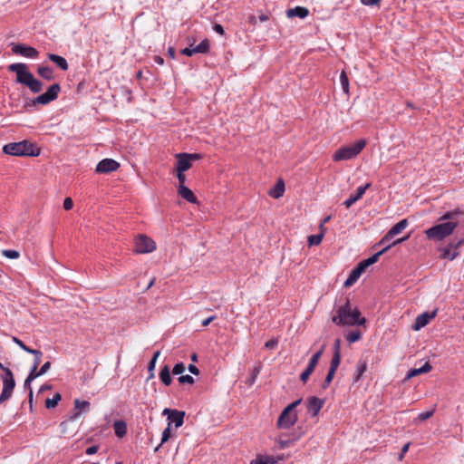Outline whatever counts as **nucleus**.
<instances>
[{"label": "nucleus", "mask_w": 464, "mask_h": 464, "mask_svg": "<svg viewBox=\"0 0 464 464\" xmlns=\"http://www.w3.org/2000/svg\"><path fill=\"white\" fill-rule=\"evenodd\" d=\"M3 152L11 156L37 157L40 155L41 150L35 143L24 140L5 144L3 147Z\"/></svg>", "instance_id": "obj_4"}, {"label": "nucleus", "mask_w": 464, "mask_h": 464, "mask_svg": "<svg viewBox=\"0 0 464 464\" xmlns=\"http://www.w3.org/2000/svg\"><path fill=\"white\" fill-rule=\"evenodd\" d=\"M296 439H290L286 435L282 434L279 439L277 440V443L279 446V449L284 450L285 448H288L294 441H295Z\"/></svg>", "instance_id": "obj_32"}, {"label": "nucleus", "mask_w": 464, "mask_h": 464, "mask_svg": "<svg viewBox=\"0 0 464 464\" xmlns=\"http://www.w3.org/2000/svg\"><path fill=\"white\" fill-rule=\"evenodd\" d=\"M410 445H411V443H410V442H408V443H406V444L402 447L401 451V453H400V455H399V458H398V459H399V460H401V459H403L404 455H405V454H406V452L409 450Z\"/></svg>", "instance_id": "obj_60"}, {"label": "nucleus", "mask_w": 464, "mask_h": 464, "mask_svg": "<svg viewBox=\"0 0 464 464\" xmlns=\"http://www.w3.org/2000/svg\"><path fill=\"white\" fill-rule=\"evenodd\" d=\"M323 235H312L308 237V243L310 246L319 245L322 242Z\"/></svg>", "instance_id": "obj_45"}, {"label": "nucleus", "mask_w": 464, "mask_h": 464, "mask_svg": "<svg viewBox=\"0 0 464 464\" xmlns=\"http://www.w3.org/2000/svg\"><path fill=\"white\" fill-rule=\"evenodd\" d=\"M99 450V446L98 445H93V446H91L89 448L86 449L85 450V453L87 455H93L95 454Z\"/></svg>", "instance_id": "obj_59"}, {"label": "nucleus", "mask_w": 464, "mask_h": 464, "mask_svg": "<svg viewBox=\"0 0 464 464\" xmlns=\"http://www.w3.org/2000/svg\"><path fill=\"white\" fill-rule=\"evenodd\" d=\"M160 379L166 385L169 386L172 382L170 376V370L168 365H165L160 372Z\"/></svg>", "instance_id": "obj_29"}, {"label": "nucleus", "mask_w": 464, "mask_h": 464, "mask_svg": "<svg viewBox=\"0 0 464 464\" xmlns=\"http://www.w3.org/2000/svg\"><path fill=\"white\" fill-rule=\"evenodd\" d=\"M178 381L179 383H182V384L183 383L193 384L195 382L194 378L188 374L179 376L178 378Z\"/></svg>", "instance_id": "obj_47"}, {"label": "nucleus", "mask_w": 464, "mask_h": 464, "mask_svg": "<svg viewBox=\"0 0 464 464\" xmlns=\"http://www.w3.org/2000/svg\"><path fill=\"white\" fill-rule=\"evenodd\" d=\"M3 380V390L0 394V403H3L9 400L12 396L13 391L15 386V381L12 371L6 372V375L2 377Z\"/></svg>", "instance_id": "obj_9"}, {"label": "nucleus", "mask_w": 464, "mask_h": 464, "mask_svg": "<svg viewBox=\"0 0 464 464\" xmlns=\"http://www.w3.org/2000/svg\"><path fill=\"white\" fill-rule=\"evenodd\" d=\"M160 354V351L155 352L151 360L150 361V362L148 364V371L150 372L151 376H153V371L155 369L156 362H157V359L159 358Z\"/></svg>", "instance_id": "obj_39"}, {"label": "nucleus", "mask_w": 464, "mask_h": 464, "mask_svg": "<svg viewBox=\"0 0 464 464\" xmlns=\"http://www.w3.org/2000/svg\"><path fill=\"white\" fill-rule=\"evenodd\" d=\"M217 318L216 315H211L205 320L202 321V326L206 327L208 326L211 322H213Z\"/></svg>", "instance_id": "obj_64"}, {"label": "nucleus", "mask_w": 464, "mask_h": 464, "mask_svg": "<svg viewBox=\"0 0 464 464\" xmlns=\"http://www.w3.org/2000/svg\"><path fill=\"white\" fill-rule=\"evenodd\" d=\"M37 368H38V366H36V365L32 366L30 372L27 376V377H29V380H34L37 377L42 376V374H40V371H37Z\"/></svg>", "instance_id": "obj_49"}, {"label": "nucleus", "mask_w": 464, "mask_h": 464, "mask_svg": "<svg viewBox=\"0 0 464 464\" xmlns=\"http://www.w3.org/2000/svg\"><path fill=\"white\" fill-rule=\"evenodd\" d=\"M28 353H31L34 356L33 365L39 366L41 363L43 353L40 350L31 349Z\"/></svg>", "instance_id": "obj_41"}, {"label": "nucleus", "mask_w": 464, "mask_h": 464, "mask_svg": "<svg viewBox=\"0 0 464 464\" xmlns=\"http://www.w3.org/2000/svg\"><path fill=\"white\" fill-rule=\"evenodd\" d=\"M340 362H341V354H334L333 353V357L330 362L329 369L337 371V369L340 365Z\"/></svg>", "instance_id": "obj_40"}, {"label": "nucleus", "mask_w": 464, "mask_h": 464, "mask_svg": "<svg viewBox=\"0 0 464 464\" xmlns=\"http://www.w3.org/2000/svg\"><path fill=\"white\" fill-rule=\"evenodd\" d=\"M120 168V163L112 159H103L96 166V172L98 173H110L117 170Z\"/></svg>", "instance_id": "obj_13"}, {"label": "nucleus", "mask_w": 464, "mask_h": 464, "mask_svg": "<svg viewBox=\"0 0 464 464\" xmlns=\"http://www.w3.org/2000/svg\"><path fill=\"white\" fill-rule=\"evenodd\" d=\"M366 146V140L361 139L353 144L337 150L333 155L334 161L348 160L355 158Z\"/></svg>", "instance_id": "obj_5"}, {"label": "nucleus", "mask_w": 464, "mask_h": 464, "mask_svg": "<svg viewBox=\"0 0 464 464\" xmlns=\"http://www.w3.org/2000/svg\"><path fill=\"white\" fill-rule=\"evenodd\" d=\"M367 267V265H365V262L362 260L354 268L358 271L359 275H362Z\"/></svg>", "instance_id": "obj_55"}, {"label": "nucleus", "mask_w": 464, "mask_h": 464, "mask_svg": "<svg viewBox=\"0 0 464 464\" xmlns=\"http://www.w3.org/2000/svg\"><path fill=\"white\" fill-rule=\"evenodd\" d=\"M2 255L10 259H16L20 256V253L16 250L4 249Z\"/></svg>", "instance_id": "obj_42"}, {"label": "nucleus", "mask_w": 464, "mask_h": 464, "mask_svg": "<svg viewBox=\"0 0 464 464\" xmlns=\"http://www.w3.org/2000/svg\"><path fill=\"white\" fill-rule=\"evenodd\" d=\"M382 0H361L363 5H377Z\"/></svg>", "instance_id": "obj_61"}, {"label": "nucleus", "mask_w": 464, "mask_h": 464, "mask_svg": "<svg viewBox=\"0 0 464 464\" xmlns=\"http://www.w3.org/2000/svg\"><path fill=\"white\" fill-rule=\"evenodd\" d=\"M261 370V363H258L256 366L254 367L250 378L246 381L247 385L252 386L256 382V380L258 374L260 373Z\"/></svg>", "instance_id": "obj_34"}, {"label": "nucleus", "mask_w": 464, "mask_h": 464, "mask_svg": "<svg viewBox=\"0 0 464 464\" xmlns=\"http://www.w3.org/2000/svg\"><path fill=\"white\" fill-rule=\"evenodd\" d=\"M286 13L288 17L305 18L308 15L309 11L306 7L295 6V8L288 9Z\"/></svg>", "instance_id": "obj_23"}, {"label": "nucleus", "mask_w": 464, "mask_h": 464, "mask_svg": "<svg viewBox=\"0 0 464 464\" xmlns=\"http://www.w3.org/2000/svg\"><path fill=\"white\" fill-rule=\"evenodd\" d=\"M340 82L342 85V89L343 92L348 93L349 92V79L344 71H343L340 74Z\"/></svg>", "instance_id": "obj_37"}, {"label": "nucleus", "mask_w": 464, "mask_h": 464, "mask_svg": "<svg viewBox=\"0 0 464 464\" xmlns=\"http://www.w3.org/2000/svg\"><path fill=\"white\" fill-rule=\"evenodd\" d=\"M464 244V239L454 240L449 244V246L453 250L458 251V248Z\"/></svg>", "instance_id": "obj_51"}, {"label": "nucleus", "mask_w": 464, "mask_h": 464, "mask_svg": "<svg viewBox=\"0 0 464 464\" xmlns=\"http://www.w3.org/2000/svg\"><path fill=\"white\" fill-rule=\"evenodd\" d=\"M61 92V86L59 83L52 84L45 92L37 96L34 100L31 101L33 105L35 104H48L49 102L57 99L59 93Z\"/></svg>", "instance_id": "obj_7"}, {"label": "nucleus", "mask_w": 464, "mask_h": 464, "mask_svg": "<svg viewBox=\"0 0 464 464\" xmlns=\"http://www.w3.org/2000/svg\"><path fill=\"white\" fill-rule=\"evenodd\" d=\"M277 343H278L277 339H270L265 343V347L266 349H274L276 347Z\"/></svg>", "instance_id": "obj_53"}, {"label": "nucleus", "mask_w": 464, "mask_h": 464, "mask_svg": "<svg viewBox=\"0 0 464 464\" xmlns=\"http://www.w3.org/2000/svg\"><path fill=\"white\" fill-rule=\"evenodd\" d=\"M345 338L350 343H353L359 341L362 338V333L359 330H353L349 332L346 334Z\"/></svg>", "instance_id": "obj_35"}, {"label": "nucleus", "mask_w": 464, "mask_h": 464, "mask_svg": "<svg viewBox=\"0 0 464 464\" xmlns=\"http://www.w3.org/2000/svg\"><path fill=\"white\" fill-rule=\"evenodd\" d=\"M33 381L34 380H29V377H27L24 381V388L29 389V403H30L31 408H32V404H33V396H34L33 390L31 388V382Z\"/></svg>", "instance_id": "obj_48"}, {"label": "nucleus", "mask_w": 464, "mask_h": 464, "mask_svg": "<svg viewBox=\"0 0 464 464\" xmlns=\"http://www.w3.org/2000/svg\"><path fill=\"white\" fill-rule=\"evenodd\" d=\"M38 74L45 80L51 81L54 78L53 71L49 66H39L37 68Z\"/></svg>", "instance_id": "obj_30"}, {"label": "nucleus", "mask_w": 464, "mask_h": 464, "mask_svg": "<svg viewBox=\"0 0 464 464\" xmlns=\"http://www.w3.org/2000/svg\"><path fill=\"white\" fill-rule=\"evenodd\" d=\"M436 313L437 311L435 310L430 314L426 312L418 315L415 320L413 329L420 330V328L426 326L429 324V322L436 316Z\"/></svg>", "instance_id": "obj_18"}, {"label": "nucleus", "mask_w": 464, "mask_h": 464, "mask_svg": "<svg viewBox=\"0 0 464 464\" xmlns=\"http://www.w3.org/2000/svg\"><path fill=\"white\" fill-rule=\"evenodd\" d=\"M90 407V402L88 401H80L79 399H75L74 401V408L76 411L73 413L72 419H77L82 411H88Z\"/></svg>", "instance_id": "obj_24"}, {"label": "nucleus", "mask_w": 464, "mask_h": 464, "mask_svg": "<svg viewBox=\"0 0 464 464\" xmlns=\"http://www.w3.org/2000/svg\"><path fill=\"white\" fill-rule=\"evenodd\" d=\"M61 400H62L61 394L56 392L52 399L49 398L45 401V407L47 409L54 408Z\"/></svg>", "instance_id": "obj_36"}, {"label": "nucleus", "mask_w": 464, "mask_h": 464, "mask_svg": "<svg viewBox=\"0 0 464 464\" xmlns=\"http://www.w3.org/2000/svg\"><path fill=\"white\" fill-rule=\"evenodd\" d=\"M188 370L192 374H195V375H198L199 374V370H198V368L195 364H189L188 367Z\"/></svg>", "instance_id": "obj_63"}, {"label": "nucleus", "mask_w": 464, "mask_h": 464, "mask_svg": "<svg viewBox=\"0 0 464 464\" xmlns=\"http://www.w3.org/2000/svg\"><path fill=\"white\" fill-rule=\"evenodd\" d=\"M73 207V202H72V199L71 198H66L64 200H63V208L65 210H71Z\"/></svg>", "instance_id": "obj_54"}, {"label": "nucleus", "mask_w": 464, "mask_h": 464, "mask_svg": "<svg viewBox=\"0 0 464 464\" xmlns=\"http://www.w3.org/2000/svg\"><path fill=\"white\" fill-rule=\"evenodd\" d=\"M434 412H435V408H432L431 410L427 411H423L418 415V420L420 421L426 420L429 418H430L431 416H433Z\"/></svg>", "instance_id": "obj_44"}, {"label": "nucleus", "mask_w": 464, "mask_h": 464, "mask_svg": "<svg viewBox=\"0 0 464 464\" xmlns=\"http://www.w3.org/2000/svg\"><path fill=\"white\" fill-rule=\"evenodd\" d=\"M324 401L318 397L312 396L307 399V411L311 413L313 417L318 415L319 411L323 408Z\"/></svg>", "instance_id": "obj_15"}, {"label": "nucleus", "mask_w": 464, "mask_h": 464, "mask_svg": "<svg viewBox=\"0 0 464 464\" xmlns=\"http://www.w3.org/2000/svg\"><path fill=\"white\" fill-rule=\"evenodd\" d=\"M48 58L50 61L54 63L63 71L68 70L69 65H68V63L65 58H63L60 55L54 54V53H49Z\"/></svg>", "instance_id": "obj_25"}, {"label": "nucleus", "mask_w": 464, "mask_h": 464, "mask_svg": "<svg viewBox=\"0 0 464 464\" xmlns=\"http://www.w3.org/2000/svg\"><path fill=\"white\" fill-rule=\"evenodd\" d=\"M50 368H51V362H44V363L41 366V368H40V370H39V371H40V374H42V375L45 374V373L48 372V370H49Z\"/></svg>", "instance_id": "obj_58"}, {"label": "nucleus", "mask_w": 464, "mask_h": 464, "mask_svg": "<svg viewBox=\"0 0 464 464\" xmlns=\"http://www.w3.org/2000/svg\"><path fill=\"white\" fill-rule=\"evenodd\" d=\"M371 183H367L364 186H360L357 188L355 194H351L347 199L343 202V205L348 208L352 205H353L356 201H358L363 194L365 193L366 189L370 188Z\"/></svg>", "instance_id": "obj_16"}, {"label": "nucleus", "mask_w": 464, "mask_h": 464, "mask_svg": "<svg viewBox=\"0 0 464 464\" xmlns=\"http://www.w3.org/2000/svg\"><path fill=\"white\" fill-rule=\"evenodd\" d=\"M332 321L339 326L362 325L366 323V319L362 315L360 310L351 304L348 297L345 298L343 304L335 308Z\"/></svg>", "instance_id": "obj_1"}, {"label": "nucleus", "mask_w": 464, "mask_h": 464, "mask_svg": "<svg viewBox=\"0 0 464 464\" xmlns=\"http://www.w3.org/2000/svg\"><path fill=\"white\" fill-rule=\"evenodd\" d=\"M431 369H432V366L430 365V363L429 362H427L420 368H414V369L410 370L405 377V380H409V379H411L414 376H417L419 374H421V373H427V372H430Z\"/></svg>", "instance_id": "obj_22"}, {"label": "nucleus", "mask_w": 464, "mask_h": 464, "mask_svg": "<svg viewBox=\"0 0 464 464\" xmlns=\"http://www.w3.org/2000/svg\"><path fill=\"white\" fill-rule=\"evenodd\" d=\"M7 69L9 72H15L17 83L25 85L33 93H38L43 90L42 82L34 78L26 63H12L8 65Z\"/></svg>", "instance_id": "obj_3"}, {"label": "nucleus", "mask_w": 464, "mask_h": 464, "mask_svg": "<svg viewBox=\"0 0 464 464\" xmlns=\"http://www.w3.org/2000/svg\"><path fill=\"white\" fill-rule=\"evenodd\" d=\"M182 156L187 157L190 162L192 160H198L201 159V155L198 153H182Z\"/></svg>", "instance_id": "obj_52"}, {"label": "nucleus", "mask_w": 464, "mask_h": 464, "mask_svg": "<svg viewBox=\"0 0 464 464\" xmlns=\"http://www.w3.org/2000/svg\"><path fill=\"white\" fill-rule=\"evenodd\" d=\"M366 369H367V362L364 361L363 362L359 361L356 365V371L354 373L353 381L358 382L361 379L363 372L366 371Z\"/></svg>", "instance_id": "obj_31"}, {"label": "nucleus", "mask_w": 464, "mask_h": 464, "mask_svg": "<svg viewBox=\"0 0 464 464\" xmlns=\"http://www.w3.org/2000/svg\"><path fill=\"white\" fill-rule=\"evenodd\" d=\"M171 435L170 423H168V427L162 431L161 442L159 447L168 441Z\"/></svg>", "instance_id": "obj_43"}, {"label": "nucleus", "mask_w": 464, "mask_h": 464, "mask_svg": "<svg viewBox=\"0 0 464 464\" xmlns=\"http://www.w3.org/2000/svg\"><path fill=\"white\" fill-rule=\"evenodd\" d=\"M191 165L192 164L189 160L187 157L182 156V153L177 155V172H185L191 168Z\"/></svg>", "instance_id": "obj_20"}, {"label": "nucleus", "mask_w": 464, "mask_h": 464, "mask_svg": "<svg viewBox=\"0 0 464 464\" xmlns=\"http://www.w3.org/2000/svg\"><path fill=\"white\" fill-rule=\"evenodd\" d=\"M12 52L15 54H19L26 58L34 59L39 56V52L34 47L23 44H13Z\"/></svg>", "instance_id": "obj_10"}, {"label": "nucleus", "mask_w": 464, "mask_h": 464, "mask_svg": "<svg viewBox=\"0 0 464 464\" xmlns=\"http://www.w3.org/2000/svg\"><path fill=\"white\" fill-rule=\"evenodd\" d=\"M162 415L168 416L169 423H174L176 428L181 427L184 423L185 411H183L166 408Z\"/></svg>", "instance_id": "obj_11"}, {"label": "nucleus", "mask_w": 464, "mask_h": 464, "mask_svg": "<svg viewBox=\"0 0 464 464\" xmlns=\"http://www.w3.org/2000/svg\"><path fill=\"white\" fill-rule=\"evenodd\" d=\"M276 459L273 456L258 454L250 464H276Z\"/></svg>", "instance_id": "obj_27"}, {"label": "nucleus", "mask_w": 464, "mask_h": 464, "mask_svg": "<svg viewBox=\"0 0 464 464\" xmlns=\"http://www.w3.org/2000/svg\"><path fill=\"white\" fill-rule=\"evenodd\" d=\"M460 213L459 209L446 212L440 218V220L442 221L441 223L425 230L424 233L427 238L434 241H441L451 235L459 224L457 216Z\"/></svg>", "instance_id": "obj_2"}, {"label": "nucleus", "mask_w": 464, "mask_h": 464, "mask_svg": "<svg viewBox=\"0 0 464 464\" xmlns=\"http://www.w3.org/2000/svg\"><path fill=\"white\" fill-rule=\"evenodd\" d=\"M335 372H336V371H334V370H331V369L328 370L326 377H325L324 381L322 383V389L325 390V389H327L329 387V385L333 382V379H334V377L335 375Z\"/></svg>", "instance_id": "obj_38"}, {"label": "nucleus", "mask_w": 464, "mask_h": 464, "mask_svg": "<svg viewBox=\"0 0 464 464\" xmlns=\"http://www.w3.org/2000/svg\"><path fill=\"white\" fill-rule=\"evenodd\" d=\"M285 192V182L282 179H279L276 185L269 190V196L273 198H279L284 195Z\"/></svg>", "instance_id": "obj_21"}, {"label": "nucleus", "mask_w": 464, "mask_h": 464, "mask_svg": "<svg viewBox=\"0 0 464 464\" xmlns=\"http://www.w3.org/2000/svg\"><path fill=\"white\" fill-rule=\"evenodd\" d=\"M410 236H407L405 237H402V238H399L397 239L396 241H394L392 245H389L387 246H385L383 249H382L381 251L375 253L374 255H372V256H370L369 258L367 259H364L363 261L365 262V265H367V266H370L373 264H375L378 260H379V257L384 253L386 252L388 249H390L392 246L394 245H397V244H400L403 241H405L407 238H409Z\"/></svg>", "instance_id": "obj_17"}, {"label": "nucleus", "mask_w": 464, "mask_h": 464, "mask_svg": "<svg viewBox=\"0 0 464 464\" xmlns=\"http://www.w3.org/2000/svg\"><path fill=\"white\" fill-rule=\"evenodd\" d=\"M302 399L296 400L286 406L278 417L276 425L279 429H289L297 421V413L295 409L300 404Z\"/></svg>", "instance_id": "obj_6"}, {"label": "nucleus", "mask_w": 464, "mask_h": 464, "mask_svg": "<svg viewBox=\"0 0 464 464\" xmlns=\"http://www.w3.org/2000/svg\"><path fill=\"white\" fill-rule=\"evenodd\" d=\"M334 354H341V340L336 339L334 343Z\"/></svg>", "instance_id": "obj_57"}, {"label": "nucleus", "mask_w": 464, "mask_h": 464, "mask_svg": "<svg viewBox=\"0 0 464 464\" xmlns=\"http://www.w3.org/2000/svg\"><path fill=\"white\" fill-rule=\"evenodd\" d=\"M114 433L118 438H123L127 433V423L122 420H116L113 424Z\"/></svg>", "instance_id": "obj_26"}, {"label": "nucleus", "mask_w": 464, "mask_h": 464, "mask_svg": "<svg viewBox=\"0 0 464 464\" xmlns=\"http://www.w3.org/2000/svg\"><path fill=\"white\" fill-rule=\"evenodd\" d=\"M213 29L216 33L219 34L220 35L225 34V30H224L223 26L219 24H215L213 26Z\"/></svg>", "instance_id": "obj_62"}, {"label": "nucleus", "mask_w": 464, "mask_h": 464, "mask_svg": "<svg viewBox=\"0 0 464 464\" xmlns=\"http://www.w3.org/2000/svg\"><path fill=\"white\" fill-rule=\"evenodd\" d=\"M185 369H186V367L183 362H178L174 365V367L172 369V372L175 375H179L184 372Z\"/></svg>", "instance_id": "obj_46"}, {"label": "nucleus", "mask_w": 464, "mask_h": 464, "mask_svg": "<svg viewBox=\"0 0 464 464\" xmlns=\"http://www.w3.org/2000/svg\"><path fill=\"white\" fill-rule=\"evenodd\" d=\"M192 44L189 47H186L180 51L181 54L186 56H192L195 53H208L210 49V43L208 39H204L201 41L197 46L191 47Z\"/></svg>", "instance_id": "obj_12"}, {"label": "nucleus", "mask_w": 464, "mask_h": 464, "mask_svg": "<svg viewBox=\"0 0 464 464\" xmlns=\"http://www.w3.org/2000/svg\"><path fill=\"white\" fill-rule=\"evenodd\" d=\"M408 224L409 222L406 218H403L398 223H396L382 238L379 244L381 245L383 244L385 241L391 240L394 236L400 234L403 229H405Z\"/></svg>", "instance_id": "obj_14"}, {"label": "nucleus", "mask_w": 464, "mask_h": 464, "mask_svg": "<svg viewBox=\"0 0 464 464\" xmlns=\"http://www.w3.org/2000/svg\"><path fill=\"white\" fill-rule=\"evenodd\" d=\"M440 252H441V254H440V257L441 259H449L451 261V260H454L459 256V252L456 250H453L449 246L447 247L441 248Z\"/></svg>", "instance_id": "obj_28"}, {"label": "nucleus", "mask_w": 464, "mask_h": 464, "mask_svg": "<svg viewBox=\"0 0 464 464\" xmlns=\"http://www.w3.org/2000/svg\"><path fill=\"white\" fill-rule=\"evenodd\" d=\"M361 276V275H359L358 271L353 268L348 278L345 280L344 282V286L348 287V286H352L357 280L358 278Z\"/></svg>", "instance_id": "obj_33"}, {"label": "nucleus", "mask_w": 464, "mask_h": 464, "mask_svg": "<svg viewBox=\"0 0 464 464\" xmlns=\"http://www.w3.org/2000/svg\"><path fill=\"white\" fill-rule=\"evenodd\" d=\"M14 343H15L21 349H23L24 352L29 353V351L32 349L24 344L23 341H21L19 338L14 336L13 337Z\"/></svg>", "instance_id": "obj_50"}, {"label": "nucleus", "mask_w": 464, "mask_h": 464, "mask_svg": "<svg viewBox=\"0 0 464 464\" xmlns=\"http://www.w3.org/2000/svg\"><path fill=\"white\" fill-rule=\"evenodd\" d=\"M367 267V265H365V262L362 260L354 268L358 271L359 275H362Z\"/></svg>", "instance_id": "obj_56"}, {"label": "nucleus", "mask_w": 464, "mask_h": 464, "mask_svg": "<svg viewBox=\"0 0 464 464\" xmlns=\"http://www.w3.org/2000/svg\"><path fill=\"white\" fill-rule=\"evenodd\" d=\"M156 249V243L148 236L140 234L135 239L134 252L137 254L151 253Z\"/></svg>", "instance_id": "obj_8"}, {"label": "nucleus", "mask_w": 464, "mask_h": 464, "mask_svg": "<svg viewBox=\"0 0 464 464\" xmlns=\"http://www.w3.org/2000/svg\"><path fill=\"white\" fill-rule=\"evenodd\" d=\"M178 193L180 197L186 199L189 203H196L197 197L194 195L192 190L185 185H179Z\"/></svg>", "instance_id": "obj_19"}]
</instances>
